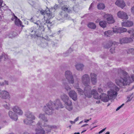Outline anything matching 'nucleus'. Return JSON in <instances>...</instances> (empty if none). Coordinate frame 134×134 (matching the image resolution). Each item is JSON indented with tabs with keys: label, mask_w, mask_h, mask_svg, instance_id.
<instances>
[{
	"label": "nucleus",
	"mask_w": 134,
	"mask_h": 134,
	"mask_svg": "<svg viewBox=\"0 0 134 134\" xmlns=\"http://www.w3.org/2000/svg\"><path fill=\"white\" fill-rule=\"evenodd\" d=\"M115 80L116 83L120 87L129 84L132 81H134V75L131 76V78L128 77L127 73L125 71L120 69Z\"/></svg>",
	"instance_id": "1"
},
{
	"label": "nucleus",
	"mask_w": 134,
	"mask_h": 134,
	"mask_svg": "<svg viewBox=\"0 0 134 134\" xmlns=\"http://www.w3.org/2000/svg\"><path fill=\"white\" fill-rule=\"evenodd\" d=\"M63 105L61 103L59 99L56 100L54 102L50 101L45 106L43 110L47 114H51L53 111L55 109L58 110L59 108H62Z\"/></svg>",
	"instance_id": "2"
},
{
	"label": "nucleus",
	"mask_w": 134,
	"mask_h": 134,
	"mask_svg": "<svg viewBox=\"0 0 134 134\" xmlns=\"http://www.w3.org/2000/svg\"><path fill=\"white\" fill-rule=\"evenodd\" d=\"M91 87L90 86L86 87L84 89V94L86 97L90 98L92 95L93 96L94 98L96 99H98L99 98V95L96 91L95 90H93L91 92Z\"/></svg>",
	"instance_id": "3"
},
{
	"label": "nucleus",
	"mask_w": 134,
	"mask_h": 134,
	"mask_svg": "<svg viewBox=\"0 0 134 134\" xmlns=\"http://www.w3.org/2000/svg\"><path fill=\"white\" fill-rule=\"evenodd\" d=\"M127 32L129 34L131 35L130 37H124L120 39L119 42L121 44L130 43L133 41V39H134V29L130 30Z\"/></svg>",
	"instance_id": "4"
},
{
	"label": "nucleus",
	"mask_w": 134,
	"mask_h": 134,
	"mask_svg": "<svg viewBox=\"0 0 134 134\" xmlns=\"http://www.w3.org/2000/svg\"><path fill=\"white\" fill-rule=\"evenodd\" d=\"M25 115L27 118L24 121V122L25 124L30 125L35 122L33 120L35 119V117L32 112L30 111L27 112L26 113Z\"/></svg>",
	"instance_id": "5"
},
{
	"label": "nucleus",
	"mask_w": 134,
	"mask_h": 134,
	"mask_svg": "<svg viewBox=\"0 0 134 134\" xmlns=\"http://www.w3.org/2000/svg\"><path fill=\"white\" fill-rule=\"evenodd\" d=\"M119 88L116 86H115L114 88L108 92V96L109 99H112L115 98L117 95V92Z\"/></svg>",
	"instance_id": "6"
},
{
	"label": "nucleus",
	"mask_w": 134,
	"mask_h": 134,
	"mask_svg": "<svg viewBox=\"0 0 134 134\" xmlns=\"http://www.w3.org/2000/svg\"><path fill=\"white\" fill-rule=\"evenodd\" d=\"M82 83L86 87L90 86V78L89 76L87 74H84L81 77Z\"/></svg>",
	"instance_id": "7"
},
{
	"label": "nucleus",
	"mask_w": 134,
	"mask_h": 134,
	"mask_svg": "<svg viewBox=\"0 0 134 134\" xmlns=\"http://www.w3.org/2000/svg\"><path fill=\"white\" fill-rule=\"evenodd\" d=\"M65 77L69 83L70 84H73L74 80L73 77L71 72L70 71H67L65 74Z\"/></svg>",
	"instance_id": "8"
},
{
	"label": "nucleus",
	"mask_w": 134,
	"mask_h": 134,
	"mask_svg": "<svg viewBox=\"0 0 134 134\" xmlns=\"http://www.w3.org/2000/svg\"><path fill=\"white\" fill-rule=\"evenodd\" d=\"M0 97L4 99H9L10 98L9 93L6 90H0Z\"/></svg>",
	"instance_id": "9"
},
{
	"label": "nucleus",
	"mask_w": 134,
	"mask_h": 134,
	"mask_svg": "<svg viewBox=\"0 0 134 134\" xmlns=\"http://www.w3.org/2000/svg\"><path fill=\"white\" fill-rule=\"evenodd\" d=\"M58 18L57 19L60 20L63 19H69L70 18L69 15L67 14L65 11H62L60 12L58 15Z\"/></svg>",
	"instance_id": "10"
},
{
	"label": "nucleus",
	"mask_w": 134,
	"mask_h": 134,
	"mask_svg": "<svg viewBox=\"0 0 134 134\" xmlns=\"http://www.w3.org/2000/svg\"><path fill=\"white\" fill-rule=\"evenodd\" d=\"M103 17L106 18L108 23L109 24H112L115 22V20L113 19V16L110 14H106L105 13H103Z\"/></svg>",
	"instance_id": "11"
},
{
	"label": "nucleus",
	"mask_w": 134,
	"mask_h": 134,
	"mask_svg": "<svg viewBox=\"0 0 134 134\" xmlns=\"http://www.w3.org/2000/svg\"><path fill=\"white\" fill-rule=\"evenodd\" d=\"M113 32L115 33H122L127 31V29L123 27H115L113 29Z\"/></svg>",
	"instance_id": "12"
},
{
	"label": "nucleus",
	"mask_w": 134,
	"mask_h": 134,
	"mask_svg": "<svg viewBox=\"0 0 134 134\" xmlns=\"http://www.w3.org/2000/svg\"><path fill=\"white\" fill-rule=\"evenodd\" d=\"M119 18L124 20H127L128 17L127 14L123 11H119L117 14Z\"/></svg>",
	"instance_id": "13"
},
{
	"label": "nucleus",
	"mask_w": 134,
	"mask_h": 134,
	"mask_svg": "<svg viewBox=\"0 0 134 134\" xmlns=\"http://www.w3.org/2000/svg\"><path fill=\"white\" fill-rule=\"evenodd\" d=\"M68 94L72 99L74 101H76L77 99V93L75 92L74 90H71L68 93Z\"/></svg>",
	"instance_id": "14"
},
{
	"label": "nucleus",
	"mask_w": 134,
	"mask_h": 134,
	"mask_svg": "<svg viewBox=\"0 0 134 134\" xmlns=\"http://www.w3.org/2000/svg\"><path fill=\"white\" fill-rule=\"evenodd\" d=\"M40 13L42 15H44L45 14H47L48 18L51 19L52 18L53 16L52 12L50 11V10L48 9V11L44 10H42L40 11Z\"/></svg>",
	"instance_id": "15"
},
{
	"label": "nucleus",
	"mask_w": 134,
	"mask_h": 134,
	"mask_svg": "<svg viewBox=\"0 0 134 134\" xmlns=\"http://www.w3.org/2000/svg\"><path fill=\"white\" fill-rule=\"evenodd\" d=\"M64 104L65 108L68 110L71 111L72 109V103L70 100H69L64 102Z\"/></svg>",
	"instance_id": "16"
},
{
	"label": "nucleus",
	"mask_w": 134,
	"mask_h": 134,
	"mask_svg": "<svg viewBox=\"0 0 134 134\" xmlns=\"http://www.w3.org/2000/svg\"><path fill=\"white\" fill-rule=\"evenodd\" d=\"M13 111L19 115H22L23 112L21 108L18 106H15L12 108Z\"/></svg>",
	"instance_id": "17"
},
{
	"label": "nucleus",
	"mask_w": 134,
	"mask_h": 134,
	"mask_svg": "<svg viewBox=\"0 0 134 134\" xmlns=\"http://www.w3.org/2000/svg\"><path fill=\"white\" fill-rule=\"evenodd\" d=\"M90 77L92 84L93 85H95L97 81V75L94 73H91Z\"/></svg>",
	"instance_id": "18"
},
{
	"label": "nucleus",
	"mask_w": 134,
	"mask_h": 134,
	"mask_svg": "<svg viewBox=\"0 0 134 134\" xmlns=\"http://www.w3.org/2000/svg\"><path fill=\"white\" fill-rule=\"evenodd\" d=\"M99 99H100L102 101L104 102H107L110 99L107 95L105 93H102L99 96Z\"/></svg>",
	"instance_id": "19"
},
{
	"label": "nucleus",
	"mask_w": 134,
	"mask_h": 134,
	"mask_svg": "<svg viewBox=\"0 0 134 134\" xmlns=\"http://www.w3.org/2000/svg\"><path fill=\"white\" fill-rule=\"evenodd\" d=\"M115 4L116 5L122 8H123L125 6V4L123 0H117Z\"/></svg>",
	"instance_id": "20"
},
{
	"label": "nucleus",
	"mask_w": 134,
	"mask_h": 134,
	"mask_svg": "<svg viewBox=\"0 0 134 134\" xmlns=\"http://www.w3.org/2000/svg\"><path fill=\"white\" fill-rule=\"evenodd\" d=\"M132 21H127L122 22L121 23L122 26L124 27H130L133 25Z\"/></svg>",
	"instance_id": "21"
},
{
	"label": "nucleus",
	"mask_w": 134,
	"mask_h": 134,
	"mask_svg": "<svg viewBox=\"0 0 134 134\" xmlns=\"http://www.w3.org/2000/svg\"><path fill=\"white\" fill-rule=\"evenodd\" d=\"M9 115L11 118L13 120L16 121L18 119L17 115L12 111H9Z\"/></svg>",
	"instance_id": "22"
},
{
	"label": "nucleus",
	"mask_w": 134,
	"mask_h": 134,
	"mask_svg": "<svg viewBox=\"0 0 134 134\" xmlns=\"http://www.w3.org/2000/svg\"><path fill=\"white\" fill-rule=\"evenodd\" d=\"M61 99L64 102L69 100V97L65 94H62L60 96Z\"/></svg>",
	"instance_id": "23"
},
{
	"label": "nucleus",
	"mask_w": 134,
	"mask_h": 134,
	"mask_svg": "<svg viewBox=\"0 0 134 134\" xmlns=\"http://www.w3.org/2000/svg\"><path fill=\"white\" fill-rule=\"evenodd\" d=\"M35 131V134H46L45 131L43 128H36Z\"/></svg>",
	"instance_id": "24"
},
{
	"label": "nucleus",
	"mask_w": 134,
	"mask_h": 134,
	"mask_svg": "<svg viewBox=\"0 0 134 134\" xmlns=\"http://www.w3.org/2000/svg\"><path fill=\"white\" fill-rule=\"evenodd\" d=\"M76 69L79 71H82L84 68V65L81 64H78L75 65Z\"/></svg>",
	"instance_id": "25"
},
{
	"label": "nucleus",
	"mask_w": 134,
	"mask_h": 134,
	"mask_svg": "<svg viewBox=\"0 0 134 134\" xmlns=\"http://www.w3.org/2000/svg\"><path fill=\"white\" fill-rule=\"evenodd\" d=\"M47 19L46 20L45 23H44V25H46L48 28L49 30H50L51 28V27L52 26V22H51L49 19Z\"/></svg>",
	"instance_id": "26"
},
{
	"label": "nucleus",
	"mask_w": 134,
	"mask_h": 134,
	"mask_svg": "<svg viewBox=\"0 0 134 134\" xmlns=\"http://www.w3.org/2000/svg\"><path fill=\"white\" fill-rule=\"evenodd\" d=\"M66 80L64 79L62 80V82L64 85V86L65 89L67 91H68L71 90L70 87L68 85V83L66 82Z\"/></svg>",
	"instance_id": "27"
},
{
	"label": "nucleus",
	"mask_w": 134,
	"mask_h": 134,
	"mask_svg": "<svg viewBox=\"0 0 134 134\" xmlns=\"http://www.w3.org/2000/svg\"><path fill=\"white\" fill-rule=\"evenodd\" d=\"M87 26L88 28L92 29H95L96 27L95 24L92 22L88 23Z\"/></svg>",
	"instance_id": "28"
},
{
	"label": "nucleus",
	"mask_w": 134,
	"mask_h": 134,
	"mask_svg": "<svg viewBox=\"0 0 134 134\" xmlns=\"http://www.w3.org/2000/svg\"><path fill=\"white\" fill-rule=\"evenodd\" d=\"M14 19L15 20V25L18 26H21L22 23L21 21L18 19L16 16H14Z\"/></svg>",
	"instance_id": "29"
},
{
	"label": "nucleus",
	"mask_w": 134,
	"mask_h": 134,
	"mask_svg": "<svg viewBox=\"0 0 134 134\" xmlns=\"http://www.w3.org/2000/svg\"><path fill=\"white\" fill-rule=\"evenodd\" d=\"M38 117L40 119L42 120L44 122H47L48 121L47 118L45 116L44 114H40Z\"/></svg>",
	"instance_id": "30"
},
{
	"label": "nucleus",
	"mask_w": 134,
	"mask_h": 134,
	"mask_svg": "<svg viewBox=\"0 0 134 134\" xmlns=\"http://www.w3.org/2000/svg\"><path fill=\"white\" fill-rule=\"evenodd\" d=\"M62 9L63 10L62 11H66L68 13H70L71 12V8L69 7H66L65 6H63L62 7Z\"/></svg>",
	"instance_id": "31"
},
{
	"label": "nucleus",
	"mask_w": 134,
	"mask_h": 134,
	"mask_svg": "<svg viewBox=\"0 0 134 134\" xmlns=\"http://www.w3.org/2000/svg\"><path fill=\"white\" fill-rule=\"evenodd\" d=\"M113 33L112 31L108 30L105 31L104 33V36H109L113 35Z\"/></svg>",
	"instance_id": "32"
},
{
	"label": "nucleus",
	"mask_w": 134,
	"mask_h": 134,
	"mask_svg": "<svg viewBox=\"0 0 134 134\" xmlns=\"http://www.w3.org/2000/svg\"><path fill=\"white\" fill-rule=\"evenodd\" d=\"M76 86H74V87L75 88L77 89V91L81 95H82L83 94V93H84L82 90L81 88H79L78 84H77Z\"/></svg>",
	"instance_id": "33"
},
{
	"label": "nucleus",
	"mask_w": 134,
	"mask_h": 134,
	"mask_svg": "<svg viewBox=\"0 0 134 134\" xmlns=\"http://www.w3.org/2000/svg\"><path fill=\"white\" fill-rule=\"evenodd\" d=\"M99 25L102 27L104 28L106 27L107 23L106 22L104 21H100L99 23Z\"/></svg>",
	"instance_id": "34"
},
{
	"label": "nucleus",
	"mask_w": 134,
	"mask_h": 134,
	"mask_svg": "<svg viewBox=\"0 0 134 134\" xmlns=\"http://www.w3.org/2000/svg\"><path fill=\"white\" fill-rule=\"evenodd\" d=\"M8 59V58L7 55L5 54H3L0 56V62L1 61L2 59H3L4 61H5Z\"/></svg>",
	"instance_id": "35"
},
{
	"label": "nucleus",
	"mask_w": 134,
	"mask_h": 134,
	"mask_svg": "<svg viewBox=\"0 0 134 134\" xmlns=\"http://www.w3.org/2000/svg\"><path fill=\"white\" fill-rule=\"evenodd\" d=\"M9 82L8 81L4 80L3 81H0V86H3L5 85H8Z\"/></svg>",
	"instance_id": "36"
},
{
	"label": "nucleus",
	"mask_w": 134,
	"mask_h": 134,
	"mask_svg": "<svg viewBox=\"0 0 134 134\" xmlns=\"http://www.w3.org/2000/svg\"><path fill=\"white\" fill-rule=\"evenodd\" d=\"M98 9H103L105 7L104 4L101 3L99 4L97 6Z\"/></svg>",
	"instance_id": "37"
},
{
	"label": "nucleus",
	"mask_w": 134,
	"mask_h": 134,
	"mask_svg": "<svg viewBox=\"0 0 134 134\" xmlns=\"http://www.w3.org/2000/svg\"><path fill=\"white\" fill-rule=\"evenodd\" d=\"M133 97V93H132L130 95H129L127 97V98L128 99L127 100L126 102V103H128L131 101Z\"/></svg>",
	"instance_id": "38"
},
{
	"label": "nucleus",
	"mask_w": 134,
	"mask_h": 134,
	"mask_svg": "<svg viewBox=\"0 0 134 134\" xmlns=\"http://www.w3.org/2000/svg\"><path fill=\"white\" fill-rule=\"evenodd\" d=\"M127 53H131L132 54H134V49L133 48H130L127 50Z\"/></svg>",
	"instance_id": "39"
},
{
	"label": "nucleus",
	"mask_w": 134,
	"mask_h": 134,
	"mask_svg": "<svg viewBox=\"0 0 134 134\" xmlns=\"http://www.w3.org/2000/svg\"><path fill=\"white\" fill-rule=\"evenodd\" d=\"M107 85L109 87H112L113 88H114L115 86H116L113 83L111 82H108L107 84Z\"/></svg>",
	"instance_id": "40"
},
{
	"label": "nucleus",
	"mask_w": 134,
	"mask_h": 134,
	"mask_svg": "<svg viewBox=\"0 0 134 134\" xmlns=\"http://www.w3.org/2000/svg\"><path fill=\"white\" fill-rule=\"evenodd\" d=\"M111 46L112 47L110 49V52L111 53H113L115 52V46L114 44H112Z\"/></svg>",
	"instance_id": "41"
},
{
	"label": "nucleus",
	"mask_w": 134,
	"mask_h": 134,
	"mask_svg": "<svg viewBox=\"0 0 134 134\" xmlns=\"http://www.w3.org/2000/svg\"><path fill=\"white\" fill-rule=\"evenodd\" d=\"M71 49L70 48L69 50L67 51L65 53H64L63 54V56L64 57H66L69 54V53H71Z\"/></svg>",
	"instance_id": "42"
},
{
	"label": "nucleus",
	"mask_w": 134,
	"mask_h": 134,
	"mask_svg": "<svg viewBox=\"0 0 134 134\" xmlns=\"http://www.w3.org/2000/svg\"><path fill=\"white\" fill-rule=\"evenodd\" d=\"M2 106L4 108L8 110H9L10 108L9 104H4Z\"/></svg>",
	"instance_id": "43"
},
{
	"label": "nucleus",
	"mask_w": 134,
	"mask_h": 134,
	"mask_svg": "<svg viewBox=\"0 0 134 134\" xmlns=\"http://www.w3.org/2000/svg\"><path fill=\"white\" fill-rule=\"evenodd\" d=\"M16 36V34L15 32H12L9 35V37L10 38H12Z\"/></svg>",
	"instance_id": "44"
},
{
	"label": "nucleus",
	"mask_w": 134,
	"mask_h": 134,
	"mask_svg": "<svg viewBox=\"0 0 134 134\" xmlns=\"http://www.w3.org/2000/svg\"><path fill=\"white\" fill-rule=\"evenodd\" d=\"M112 44L111 43H109L105 45L104 46V47L105 48H109L111 46H112Z\"/></svg>",
	"instance_id": "45"
},
{
	"label": "nucleus",
	"mask_w": 134,
	"mask_h": 134,
	"mask_svg": "<svg viewBox=\"0 0 134 134\" xmlns=\"http://www.w3.org/2000/svg\"><path fill=\"white\" fill-rule=\"evenodd\" d=\"M47 127L48 128V129L46 130V131H47L48 132H50L52 129V128L53 127L51 126L48 125Z\"/></svg>",
	"instance_id": "46"
},
{
	"label": "nucleus",
	"mask_w": 134,
	"mask_h": 134,
	"mask_svg": "<svg viewBox=\"0 0 134 134\" xmlns=\"http://www.w3.org/2000/svg\"><path fill=\"white\" fill-rule=\"evenodd\" d=\"M34 23L37 24V27H40V23L39 21H37L36 22H35Z\"/></svg>",
	"instance_id": "47"
},
{
	"label": "nucleus",
	"mask_w": 134,
	"mask_h": 134,
	"mask_svg": "<svg viewBox=\"0 0 134 134\" xmlns=\"http://www.w3.org/2000/svg\"><path fill=\"white\" fill-rule=\"evenodd\" d=\"M73 10L75 12H78V8L76 6H74L73 7Z\"/></svg>",
	"instance_id": "48"
},
{
	"label": "nucleus",
	"mask_w": 134,
	"mask_h": 134,
	"mask_svg": "<svg viewBox=\"0 0 134 134\" xmlns=\"http://www.w3.org/2000/svg\"><path fill=\"white\" fill-rule=\"evenodd\" d=\"M42 122L41 121H40L38 122V123H37V126H40V127H41L42 126Z\"/></svg>",
	"instance_id": "49"
},
{
	"label": "nucleus",
	"mask_w": 134,
	"mask_h": 134,
	"mask_svg": "<svg viewBox=\"0 0 134 134\" xmlns=\"http://www.w3.org/2000/svg\"><path fill=\"white\" fill-rule=\"evenodd\" d=\"M124 104H122L121 105L118 107L116 109V111H117L119 110L120 108H121L124 105Z\"/></svg>",
	"instance_id": "50"
},
{
	"label": "nucleus",
	"mask_w": 134,
	"mask_h": 134,
	"mask_svg": "<svg viewBox=\"0 0 134 134\" xmlns=\"http://www.w3.org/2000/svg\"><path fill=\"white\" fill-rule=\"evenodd\" d=\"M106 129V128H105L104 129H103L102 130L100 131H99V132L98 133L100 134V133H102Z\"/></svg>",
	"instance_id": "51"
},
{
	"label": "nucleus",
	"mask_w": 134,
	"mask_h": 134,
	"mask_svg": "<svg viewBox=\"0 0 134 134\" xmlns=\"http://www.w3.org/2000/svg\"><path fill=\"white\" fill-rule=\"evenodd\" d=\"M98 91L100 93H102L103 92L102 90L100 88H99L98 89Z\"/></svg>",
	"instance_id": "52"
},
{
	"label": "nucleus",
	"mask_w": 134,
	"mask_h": 134,
	"mask_svg": "<svg viewBox=\"0 0 134 134\" xmlns=\"http://www.w3.org/2000/svg\"><path fill=\"white\" fill-rule=\"evenodd\" d=\"M37 32H35V35H36V36L37 37H40L41 36V34L39 33V34H37L36 33Z\"/></svg>",
	"instance_id": "53"
},
{
	"label": "nucleus",
	"mask_w": 134,
	"mask_h": 134,
	"mask_svg": "<svg viewBox=\"0 0 134 134\" xmlns=\"http://www.w3.org/2000/svg\"><path fill=\"white\" fill-rule=\"evenodd\" d=\"M3 0H0V8L2 7V4L3 3Z\"/></svg>",
	"instance_id": "54"
},
{
	"label": "nucleus",
	"mask_w": 134,
	"mask_h": 134,
	"mask_svg": "<svg viewBox=\"0 0 134 134\" xmlns=\"http://www.w3.org/2000/svg\"><path fill=\"white\" fill-rule=\"evenodd\" d=\"M30 20L31 22H34V18H32Z\"/></svg>",
	"instance_id": "55"
},
{
	"label": "nucleus",
	"mask_w": 134,
	"mask_h": 134,
	"mask_svg": "<svg viewBox=\"0 0 134 134\" xmlns=\"http://www.w3.org/2000/svg\"><path fill=\"white\" fill-rule=\"evenodd\" d=\"M131 10L132 12L134 15V7H133L132 8H131Z\"/></svg>",
	"instance_id": "56"
},
{
	"label": "nucleus",
	"mask_w": 134,
	"mask_h": 134,
	"mask_svg": "<svg viewBox=\"0 0 134 134\" xmlns=\"http://www.w3.org/2000/svg\"><path fill=\"white\" fill-rule=\"evenodd\" d=\"M88 129V127H87V128L85 130H83V131H82L81 132V133H83V132H85L87 130V129Z\"/></svg>",
	"instance_id": "57"
},
{
	"label": "nucleus",
	"mask_w": 134,
	"mask_h": 134,
	"mask_svg": "<svg viewBox=\"0 0 134 134\" xmlns=\"http://www.w3.org/2000/svg\"><path fill=\"white\" fill-rule=\"evenodd\" d=\"M24 21H25V24H27V25H28V22L27 21L25 20H24Z\"/></svg>",
	"instance_id": "58"
},
{
	"label": "nucleus",
	"mask_w": 134,
	"mask_h": 134,
	"mask_svg": "<svg viewBox=\"0 0 134 134\" xmlns=\"http://www.w3.org/2000/svg\"><path fill=\"white\" fill-rule=\"evenodd\" d=\"M88 125L87 124H85L83 125L82 126H81V127H83L85 126H88Z\"/></svg>",
	"instance_id": "59"
},
{
	"label": "nucleus",
	"mask_w": 134,
	"mask_h": 134,
	"mask_svg": "<svg viewBox=\"0 0 134 134\" xmlns=\"http://www.w3.org/2000/svg\"><path fill=\"white\" fill-rule=\"evenodd\" d=\"M100 20L99 19H97L96 21V23H99Z\"/></svg>",
	"instance_id": "60"
},
{
	"label": "nucleus",
	"mask_w": 134,
	"mask_h": 134,
	"mask_svg": "<svg viewBox=\"0 0 134 134\" xmlns=\"http://www.w3.org/2000/svg\"><path fill=\"white\" fill-rule=\"evenodd\" d=\"M93 5V3H91V4L90 6L89 7V9H90V8L92 7Z\"/></svg>",
	"instance_id": "61"
},
{
	"label": "nucleus",
	"mask_w": 134,
	"mask_h": 134,
	"mask_svg": "<svg viewBox=\"0 0 134 134\" xmlns=\"http://www.w3.org/2000/svg\"><path fill=\"white\" fill-rule=\"evenodd\" d=\"M57 5H55V6H54V8L55 9L57 8Z\"/></svg>",
	"instance_id": "62"
},
{
	"label": "nucleus",
	"mask_w": 134,
	"mask_h": 134,
	"mask_svg": "<svg viewBox=\"0 0 134 134\" xmlns=\"http://www.w3.org/2000/svg\"><path fill=\"white\" fill-rule=\"evenodd\" d=\"M79 120L78 118H77L74 120L76 122L78 121Z\"/></svg>",
	"instance_id": "63"
},
{
	"label": "nucleus",
	"mask_w": 134,
	"mask_h": 134,
	"mask_svg": "<svg viewBox=\"0 0 134 134\" xmlns=\"http://www.w3.org/2000/svg\"><path fill=\"white\" fill-rule=\"evenodd\" d=\"M89 120H85L84 122H87L89 121Z\"/></svg>",
	"instance_id": "64"
}]
</instances>
